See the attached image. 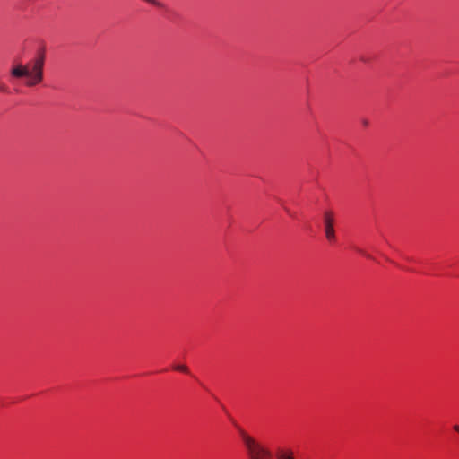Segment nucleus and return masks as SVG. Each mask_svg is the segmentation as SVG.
<instances>
[{
  "label": "nucleus",
  "instance_id": "nucleus-2",
  "mask_svg": "<svg viewBox=\"0 0 459 459\" xmlns=\"http://www.w3.org/2000/svg\"><path fill=\"white\" fill-rule=\"evenodd\" d=\"M240 436L246 446L250 459H270L271 453L258 443L254 437L247 434L243 429L239 430Z\"/></svg>",
  "mask_w": 459,
  "mask_h": 459
},
{
  "label": "nucleus",
  "instance_id": "nucleus-9",
  "mask_svg": "<svg viewBox=\"0 0 459 459\" xmlns=\"http://www.w3.org/2000/svg\"><path fill=\"white\" fill-rule=\"evenodd\" d=\"M358 251H359V253H361L362 255H367L362 250L359 249Z\"/></svg>",
  "mask_w": 459,
  "mask_h": 459
},
{
  "label": "nucleus",
  "instance_id": "nucleus-5",
  "mask_svg": "<svg viewBox=\"0 0 459 459\" xmlns=\"http://www.w3.org/2000/svg\"><path fill=\"white\" fill-rule=\"evenodd\" d=\"M174 369L181 371V372H184V373H187L188 372V368L186 366H185V365L175 366Z\"/></svg>",
  "mask_w": 459,
  "mask_h": 459
},
{
  "label": "nucleus",
  "instance_id": "nucleus-1",
  "mask_svg": "<svg viewBox=\"0 0 459 459\" xmlns=\"http://www.w3.org/2000/svg\"><path fill=\"white\" fill-rule=\"evenodd\" d=\"M45 54L41 51L26 65L19 64L11 69V76L16 79L24 78L25 86L34 87L42 82L44 78Z\"/></svg>",
  "mask_w": 459,
  "mask_h": 459
},
{
  "label": "nucleus",
  "instance_id": "nucleus-3",
  "mask_svg": "<svg viewBox=\"0 0 459 459\" xmlns=\"http://www.w3.org/2000/svg\"><path fill=\"white\" fill-rule=\"evenodd\" d=\"M333 213L330 211H327L324 214V225H325V233L328 241L332 242L335 240V230L333 228Z\"/></svg>",
  "mask_w": 459,
  "mask_h": 459
},
{
  "label": "nucleus",
  "instance_id": "nucleus-6",
  "mask_svg": "<svg viewBox=\"0 0 459 459\" xmlns=\"http://www.w3.org/2000/svg\"><path fill=\"white\" fill-rule=\"evenodd\" d=\"M0 92H4V93L8 92L7 86L1 82H0Z\"/></svg>",
  "mask_w": 459,
  "mask_h": 459
},
{
  "label": "nucleus",
  "instance_id": "nucleus-4",
  "mask_svg": "<svg viewBox=\"0 0 459 459\" xmlns=\"http://www.w3.org/2000/svg\"><path fill=\"white\" fill-rule=\"evenodd\" d=\"M276 457L277 459H294L293 452L290 450H279Z\"/></svg>",
  "mask_w": 459,
  "mask_h": 459
},
{
  "label": "nucleus",
  "instance_id": "nucleus-8",
  "mask_svg": "<svg viewBox=\"0 0 459 459\" xmlns=\"http://www.w3.org/2000/svg\"><path fill=\"white\" fill-rule=\"evenodd\" d=\"M362 123H363V125H364L365 126H367L368 125V120H366V119H365V120H363V122H362Z\"/></svg>",
  "mask_w": 459,
  "mask_h": 459
},
{
  "label": "nucleus",
  "instance_id": "nucleus-7",
  "mask_svg": "<svg viewBox=\"0 0 459 459\" xmlns=\"http://www.w3.org/2000/svg\"><path fill=\"white\" fill-rule=\"evenodd\" d=\"M454 429L459 433V426L458 425H455L454 426Z\"/></svg>",
  "mask_w": 459,
  "mask_h": 459
}]
</instances>
